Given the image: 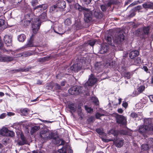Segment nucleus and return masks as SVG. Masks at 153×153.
I'll use <instances>...</instances> for the list:
<instances>
[{
    "mask_svg": "<svg viewBox=\"0 0 153 153\" xmlns=\"http://www.w3.org/2000/svg\"><path fill=\"white\" fill-rule=\"evenodd\" d=\"M21 139L22 141L24 142L25 143H26V144H28V141L25 138V137H24L21 136Z\"/></svg>",
    "mask_w": 153,
    "mask_h": 153,
    "instance_id": "nucleus-62",
    "label": "nucleus"
},
{
    "mask_svg": "<svg viewBox=\"0 0 153 153\" xmlns=\"http://www.w3.org/2000/svg\"><path fill=\"white\" fill-rule=\"evenodd\" d=\"M47 19V14L45 12L42 13L40 15L38 16L36 19H34L35 23H33L32 26L33 31L34 33L36 34L39 28L41 23L44 22Z\"/></svg>",
    "mask_w": 153,
    "mask_h": 153,
    "instance_id": "nucleus-3",
    "label": "nucleus"
},
{
    "mask_svg": "<svg viewBox=\"0 0 153 153\" xmlns=\"http://www.w3.org/2000/svg\"><path fill=\"white\" fill-rule=\"evenodd\" d=\"M25 19L22 21L24 26H28L30 23H32V25L33 23H35V22L33 21V16L32 14L27 13L25 15Z\"/></svg>",
    "mask_w": 153,
    "mask_h": 153,
    "instance_id": "nucleus-8",
    "label": "nucleus"
},
{
    "mask_svg": "<svg viewBox=\"0 0 153 153\" xmlns=\"http://www.w3.org/2000/svg\"><path fill=\"white\" fill-rule=\"evenodd\" d=\"M142 69L147 73H150V72L147 67L145 66L143 67Z\"/></svg>",
    "mask_w": 153,
    "mask_h": 153,
    "instance_id": "nucleus-51",
    "label": "nucleus"
},
{
    "mask_svg": "<svg viewBox=\"0 0 153 153\" xmlns=\"http://www.w3.org/2000/svg\"><path fill=\"white\" fill-rule=\"evenodd\" d=\"M148 8L150 9L153 8V3L148 4Z\"/></svg>",
    "mask_w": 153,
    "mask_h": 153,
    "instance_id": "nucleus-64",
    "label": "nucleus"
},
{
    "mask_svg": "<svg viewBox=\"0 0 153 153\" xmlns=\"http://www.w3.org/2000/svg\"><path fill=\"white\" fill-rule=\"evenodd\" d=\"M96 76L95 74H91L89 76V77L88 80L85 83L84 85V88H86L87 87V86H92L97 82V79L95 77Z\"/></svg>",
    "mask_w": 153,
    "mask_h": 153,
    "instance_id": "nucleus-9",
    "label": "nucleus"
},
{
    "mask_svg": "<svg viewBox=\"0 0 153 153\" xmlns=\"http://www.w3.org/2000/svg\"><path fill=\"white\" fill-rule=\"evenodd\" d=\"M83 87L79 86H76L71 88L69 90L68 92L71 95H77L80 93H82Z\"/></svg>",
    "mask_w": 153,
    "mask_h": 153,
    "instance_id": "nucleus-10",
    "label": "nucleus"
},
{
    "mask_svg": "<svg viewBox=\"0 0 153 153\" xmlns=\"http://www.w3.org/2000/svg\"><path fill=\"white\" fill-rule=\"evenodd\" d=\"M96 40L95 39L89 40L88 41L87 43L91 46L93 47L96 43Z\"/></svg>",
    "mask_w": 153,
    "mask_h": 153,
    "instance_id": "nucleus-41",
    "label": "nucleus"
},
{
    "mask_svg": "<svg viewBox=\"0 0 153 153\" xmlns=\"http://www.w3.org/2000/svg\"><path fill=\"white\" fill-rule=\"evenodd\" d=\"M94 15L97 19H101L103 17L102 12L100 11H95Z\"/></svg>",
    "mask_w": 153,
    "mask_h": 153,
    "instance_id": "nucleus-30",
    "label": "nucleus"
},
{
    "mask_svg": "<svg viewBox=\"0 0 153 153\" xmlns=\"http://www.w3.org/2000/svg\"><path fill=\"white\" fill-rule=\"evenodd\" d=\"M85 108L87 111L89 113H91L93 112V109L91 108L88 107L87 106L85 105Z\"/></svg>",
    "mask_w": 153,
    "mask_h": 153,
    "instance_id": "nucleus-46",
    "label": "nucleus"
},
{
    "mask_svg": "<svg viewBox=\"0 0 153 153\" xmlns=\"http://www.w3.org/2000/svg\"><path fill=\"white\" fill-rule=\"evenodd\" d=\"M7 27V24L5 20L3 19H0V28L3 30Z\"/></svg>",
    "mask_w": 153,
    "mask_h": 153,
    "instance_id": "nucleus-28",
    "label": "nucleus"
},
{
    "mask_svg": "<svg viewBox=\"0 0 153 153\" xmlns=\"http://www.w3.org/2000/svg\"><path fill=\"white\" fill-rule=\"evenodd\" d=\"M149 148L150 146L148 144H143L141 146V149L143 150H148L149 149Z\"/></svg>",
    "mask_w": 153,
    "mask_h": 153,
    "instance_id": "nucleus-40",
    "label": "nucleus"
},
{
    "mask_svg": "<svg viewBox=\"0 0 153 153\" xmlns=\"http://www.w3.org/2000/svg\"><path fill=\"white\" fill-rule=\"evenodd\" d=\"M148 143L149 144H153V138H149L148 140Z\"/></svg>",
    "mask_w": 153,
    "mask_h": 153,
    "instance_id": "nucleus-56",
    "label": "nucleus"
},
{
    "mask_svg": "<svg viewBox=\"0 0 153 153\" xmlns=\"http://www.w3.org/2000/svg\"><path fill=\"white\" fill-rule=\"evenodd\" d=\"M138 3H140V2H139V0H138L137 1H135L134 2H133L131 4H130L128 7H132L133 6L136 5Z\"/></svg>",
    "mask_w": 153,
    "mask_h": 153,
    "instance_id": "nucleus-50",
    "label": "nucleus"
},
{
    "mask_svg": "<svg viewBox=\"0 0 153 153\" xmlns=\"http://www.w3.org/2000/svg\"><path fill=\"white\" fill-rule=\"evenodd\" d=\"M75 63L71 66L73 71L75 72H77L83 67L87 66L88 64L86 61V58L84 57H81L80 59L78 58L76 59Z\"/></svg>",
    "mask_w": 153,
    "mask_h": 153,
    "instance_id": "nucleus-4",
    "label": "nucleus"
},
{
    "mask_svg": "<svg viewBox=\"0 0 153 153\" xmlns=\"http://www.w3.org/2000/svg\"><path fill=\"white\" fill-rule=\"evenodd\" d=\"M95 148V147L91 143H88L87 144V147L86 149L87 153H93Z\"/></svg>",
    "mask_w": 153,
    "mask_h": 153,
    "instance_id": "nucleus-21",
    "label": "nucleus"
},
{
    "mask_svg": "<svg viewBox=\"0 0 153 153\" xmlns=\"http://www.w3.org/2000/svg\"><path fill=\"white\" fill-rule=\"evenodd\" d=\"M64 73L66 75H70L73 71L72 66H65L63 70Z\"/></svg>",
    "mask_w": 153,
    "mask_h": 153,
    "instance_id": "nucleus-25",
    "label": "nucleus"
},
{
    "mask_svg": "<svg viewBox=\"0 0 153 153\" xmlns=\"http://www.w3.org/2000/svg\"><path fill=\"white\" fill-rule=\"evenodd\" d=\"M126 65H121V66L119 67L117 70L120 71L121 73H123L126 71Z\"/></svg>",
    "mask_w": 153,
    "mask_h": 153,
    "instance_id": "nucleus-35",
    "label": "nucleus"
},
{
    "mask_svg": "<svg viewBox=\"0 0 153 153\" xmlns=\"http://www.w3.org/2000/svg\"><path fill=\"white\" fill-rule=\"evenodd\" d=\"M29 110L27 108H25L21 110V111L22 115L24 116H26L29 114Z\"/></svg>",
    "mask_w": 153,
    "mask_h": 153,
    "instance_id": "nucleus-38",
    "label": "nucleus"
},
{
    "mask_svg": "<svg viewBox=\"0 0 153 153\" xmlns=\"http://www.w3.org/2000/svg\"><path fill=\"white\" fill-rule=\"evenodd\" d=\"M17 38L19 42H23L26 39V37L24 34H22L18 36Z\"/></svg>",
    "mask_w": 153,
    "mask_h": 153,
    "instance_id": "nucleus-33",
    "label": "nucleus"
},
{
    "mask_svg": "<svg viewBox=\"0 0 153 153\" xmlns=\"http://www.w3.org/2000/svg\"><path fill=\"white\" fill-rule=\"evenodd\" d=\"M34 52L33 51H28L25 52H22L17 54L16 57V58L20 57L22 56L27 57L33 54Z\"/></svg>",
    "mask_w": 153,
    "mask_h": 153,
    "instance_id": "nucleus-20",
    "label": "nucleus"
},
{
    "mask_svg": "<svg viewBox=\"0 0 153 153\" xmlns=\"http://www.w3.org/2000/svg\"><path fill=\"white\" fill-rule=\"evenodd\" d=\"M75 8L76 9L78 10L79 11H83V12L85 10H86L87 9V8L85 7H82L78 3L75 4Z\"/></svg>",
    "mask_w": 153,
    "mask_h": 153,
    "instance_id": "nucleus-31",
    "label": "nucleus"
},
{
    "mask_svg": "<svg viewBox=\"0 0 153 153\" xmlns=\"http://www.w3.org/2000/svg\"><path fill=\"white\" fill-rule=\"evenodd\" d=\"M34 35L32 34L31 36L30 37L28 41L27 44L23 47L24 48L32 47L33 46V40L34 39L33 36Z\"/></svg>",
    "mask_w": 153,
    "mask_h": 153,
    "instance_id": "nucleus-24",
    "label": "nucleus"
},
{
    "mask_svg": "<svg viewBox=\"0 0 153 153\" xmlns=\"http://www.w3.org/2000/svg\"><path fill=\"white\" fill-rule=\"evenodd\" d=\"M135 11H134V9H132L129 12L128 17L130 18H132L135 16Z\"/></svg>",
    "mask_w": 153,
    "mask_h": 153,
    "instance_id": "nucleus-39",
    "label": "nucleus"
},
{
    "mask_svg": "<svg viewBox=\"0 0 153 153\" xmlns=\"http://www.w3.org/2000/svg\"><path fill=\"white\" fill-rule=\"evenodd\" d=\"M134 64L137 65V64H140L141 63V60L140 57H138L134 60Z\"/></svg>",
    "mask_w": 153,
    "mask_h": 153,
    "instance_id": "nucleus-48",
    "label": "nucleus"
},
{
    "mask_svg": "<svg viewBox=\"0 0 153 153\" xmlns=\"http://www.w3.org/2000/svg\"><path fill=\"white\" fill-rule=\"evenodd\" d=\"M40 136L43 140L53 139L52 142L54 144H57L59 143L60 139L58 136H55L53 133L50 132L48 130H43L40 132Z\"/></svg>",
    "mask_w": 153,
    "mask_h": 153,
    "instance_id": "nucleus-2",
    "label": "nucleus"
},
{
    "mask_svg": "<svg viewBox=\"0 0 153 153\" xmlns=\"http://www.w3.org/2000/svg\"><path fill=\"white\" fill-rule=\"evenodd\" d=\"M18 144L20 146H22L25 144H27L26 143H25L23 141L21 140L18 141Z\"/></svg>",
    "mask_w": 153,
    "mask_h": 153,
    "instance_id": "nucleus-59",
    "label": "nucleus"
},
{
    "mask_svg": "<svg viewBox=\"0 0 153 153\" xmlns=\"http://www.w3.org/2000/svg\"><path fill=\"white\" fill-rule=\"evenodd\" d=\"M8 131L9 130L7 128H3L0 130V134L3 136H6Z\"/></svg>",
    "mask_w": 153,
    "mask_h": 153,
    "instance_id": "nucleus-32",
    "label": "nucleus"
},
{
    "mask_svg": "<svg viewBox=\"0 0 153 153\" xmlns=\"http://www.w3.org/2000/svg\"><path fill=\"white\" fill-rule=\"evenodd\" d=\"M108 134H113L116 137L118 136V131L115 129L112 128L109 130L108 132Z\"/></svg>",
    "mask_w": 153,
    "mask_h": 153,
    "instance_id": "nucleus-29",
    "label": "nucleus"
},
{
    "mask_svg": "<svg viewBox=\"0 0 153 153\" xmlns=\"http://www.w3.org/2000/svg\"><path fill=\"white\" fill-rule=\"evenodd\" d=\"M21 7V9L23 12H31V8L30 6L27 3H25V1H22V4L20 6Z\"/></svg>",
    "mask_w": 153,
    "mask_h": 153,
    "instance_id": "nucleus-14",
    "label": "nucleus"
},
{
    "mask_svg": "<svg viewBox=\"0 0 153 153\" xmlns=\"http://www.w3.org/2000/svg\"><path fill=\"white\" fill-rule=\"evenodd\" d=\"M103 114H101L99 113H97L95 114V117L97 119H99L100 117L103 116Z\"/></svg>",
    "mask_w": 153,
    "mask_h": 153,
    "instance_id": "nucleus-54",
    "label": "nucleus"
},
{
    "mask_svg": "<svg viewBox=\"0 0 153 153\" xmlns=\"http://www.w3.org/2000/svg\"><path fill=\"white\" fill-rule=\"evenodd\" d=\"M31 68L30 67H28L26 68H19L18 69L11 70L10 71V72L12 73H17L19 72H26L28 71L31 69Z\"/></svg>",
    "mask_w": 153,
    "mask_h": 153,
    "instance_id": "nucleus-19",
    "label": "nucleus"
},
{
    "mask_svg": "<svg viewBox=\"0 0 153 153\" xmlns=\"http://www.w3.org/2000/svg\"><path fill=\"white\" fill-rule=\"evenodd\" d=\"M124 140L123 139L116 137L114 141V144L117 148H120L123 145Z\"/></svg>",
    "mask_w": 153,
    "mask_h": 153,
    "instance_id": "nucleus-16",
    "label": "nucleus"
},
{
    "mask_svg": "<svg viewBox=\"0 0 153 153\" xmlns=\"http://www.w3.org/2000/svg\"><path fill=\"white\" fill-rule=\"evenodd\" d=\"M138 131L141 134L144 133L147 131H149L147 127L144 125L140 126L139 128Z\"/></svg>",
    "mask_w": 153,
    "mask_h": 153,
    "instance_id": "nucleus-27",
    "label": "nucleus"
},
{
    "mask_svg": "<svg viewBox=\"0 0 153 153\" xmlns=\"http://www.w3.org/2000/svg\"><path fill=\"white\" fill-rule=\"evenodd\" d=\"M145 89V87L143 85L140 86L138 88L137 90L139 92V94L142 93Z\"/></svg>",
    "mask_w": 153,
    "mask_h": 153,
    "instance_id": "nucleus-44",
    "label": "nucleus"
},
{
    "mask_svg": "<svg viewBox=\"0 0 153 153\" xmlns=\"http://www.w3.org/2000/svg\"><path fill=\"white\" fill-rule=\"evenodd\" d=\"M4 43L7 46H10L12 45V38L11 35H5L4 38Z\"/></svg>",
    "mask_w": 153,
    "mask_h": 153,
    "instance_id": "nucleus-17",
    "label": "nucleus"
},
{
    "mask_svg": "<svg viewBox=\"0 0 153 153\" xmlns=\"http://www.w3.org/2000/svg\"><path fill=\"white\" fill-rule=\"evenodd\" d=\"M68 108L70 109V112L73 114V113L76 111V105L74 103L70 104L68 105Z\"/></svg>",
    "mask_w": 153,
    "mask_h": 153,
    "instance_id": "nucleus-26",
    "label": "nucleus"
},
{
    "mask_svg": "<svg viewBox=\"0 0 153 153\" xmlns=\"http://www.w3.org/2000/svg\"><path fill=\"white\" fill-rule=\"evenodd\" d=\"M23 0H12V1L13 5L20 6L22 4V2L24 1Z\"/></svg>",
    "mask_w": 153,
    "mask_h": 153,
    "instance_id": "nucleus-36",
    "label": "nucleus"
},
{
    "mask_svg": "<svg viewBox=\"0 0 153 153\" xmlns=\"http://www.w3.org/2000/svg\"><path fill=\"white\" fill-rule=\"evenodd\" d=\"M109 48V46L106 44H102L101 48L99 51L100 53L101 54H103L106 52Z\"/></svg>",
    "mask_w": 153,
    "mask_h": 153,
    "instance_id": "nucleus-22",
    "label": "nucleus"
},
{
    "mask_svg": "<svg viewBox=\"0 0 153 153\" xmlns=\"http://www.w3.org/2000/svg\"><path fill=\"white\" fill-rule=\"evenodd\" d=\"M40 127L39 126H34L32 127L31 130V132L33 133L39 130Z\"/></svg>",
    "mask_w": 153,
    "mask_h": 153,
    "instance_id": "nucleus-43",
    "label": "nucleus"
},
{
    "mask_svg": "<svg viewBox=\"0 0 153 153\" xmlns=\"http://www.w3.org/2000/svg\"><path fill=\"white\" fill-rule=\"evenodd\" d=\"M95 131L100 135L102 136L104 135L105 134L102 128H97L96 129Z\"/></svg>",
    "mask_w": 153,
    "mask_h": 153,
    "instance_id": "nucleus-34",
    "label": "nucleus"
},
{
    "mask_svg": "<svg viewBox=\"0 0 153 153\" xmlns=\"http://www.w3.org/2000/svg\"><path fill=\"white\" fill-rule=\"evenodd\" d=\"M131 116L132 118H136L137 117V115L135 113H132L131 114Z\"/></svg>",
    "mask_w": 153,
    "mask_h": 153,
    "instance_id": "nucleus-60",
    "label": "nucleus"
},
{
    "mask_svg": "<svg viewBox=\"0 0 153 153\" xmlns=\"http://www.w3.org/2000/svg\"><path fill=\"white\" fill-rule=\"evenodd\" d=\"M139 54V51L138 50H132L130 52L129 56L131 59H134Z\"/></svg>",
    "mask_w": 153,
    "mask_h": 153,
    "instance_id": "nucleus-23",
    "label": "nucleus"
},
{
    "mask_svg": "<svg viewBox=\"0 0 153 153\" xmlns=\"http://www.w3.org/2000/svg\"><path fill=\"white\" fill-rule=\"evenodd\" d=\"M125 36L122 33H119L117 36L114 39L113 38L112 36L109 35L107 36L106 40L108 44L115 47L120 46L121 42L125 39Z\"/></svg>",
    "mask_w": 153,
    "mask_h": 153,
    "instance_id": "nucleus-1",
    "label": "nucleus"
},
{
    "mask_svg": "<svg viewBox=\"0 0 153 153\" xmlns=\"http://www.w3.org/2000/svg\"><path fill=\"white\" fill-rule=\"evenodd\" d=\"M83 14L84 20L85 22L88 23L92 20L93 14L91 11L87 9L84 11Z\"/></svg>",
    "mask_w": 153,
    "mask_h": 153,
    "instance_id": "nucleus-11",
    "label": "nucleus"
},
{
    "mask_svg": "<svg viewBox=\"0 0 153 153\" xmlns=\"http://www.w3.org/2000/svg\"><path fill=\"white\" fill-rule=\"evenodd\" d=\"M95 120V118L94 117H91L87 120V121L88 122H93Z\"/></svg>",
    "mask_w": 153,
    "mask_h": 153,
    "instance_id": "nucleus-52",
    "label": "nucleus"
},
{
    "mask_svg": "<svg viewBox=\"0 0 153 153\" xmlns=\"http://www.w3.org/2000/svg\"><path fill=\"white\" fill-rule=\"evenodd\" d=\"M139 92L138 91L135 90L134 91L132 94V96L133 97L136 96L139 94Z\"/></svg>",
    "mask_w": 153,
    "mask_h": 153,
    "instance_id": "nucleus-55",
    "label": "nucleus"
},
{
    "mask_svg": "<svg viewBox=\"0 0 153 153\" xmlns=\"http://www.w3.org/2000/svg\"><path fill=\"white\" fill-rule=\"evenodd\" d=\"M150 27L149 26L144 27L142 28L138 29L137 31L138 36L143 38H145V35H148L149 34Z\"/></svg>",
    "mask_w": 153,
    "mask_h": 153,
    "instance_id": "nucleus-6",
    "label": "nucleus"
},
{
    "mask_svg": "<svg viewBox=\"0 0 153 153\" xmlns=\"http://www.w3.org/2000/svg\"><path fill=\"white\" fill-rule=\"evenodd\" d=\"M146 100L145 99L143 98L140 100V103H138V105H142L140 107H143L144 105H145L146 103Z\"/></svg>",
    "mask_w": 153,
    "mask_h": 153,
    "instance_id": "nucleus-42",
    "label": "nucleus"
},
{
    "mask_svg": "<svg viewBox=\"0 0 153 153\" xmlns=\"http://www.w3.org/2000/svg\"><path fill=\"white\" fill-rule=\"evenodd\" d=\"M116 119L117 122L122 125L126 124V118L123 115L117 114L116 116Z\"/></svg>",
    "mask_w": 153,
    "mask_h": 153,
    "instance_id": "nucleus-13",
    "label": "nucleus"
},
{
    "mask_svg": "<svg viewBox=\"0 0 153 153\" xmlns=\"http://www.w3.org/2000/svg\"><path fill=\"white\" fill-rule=\"evenodd\" d=\"M144 125L147 127L149 131H153V124L152 123V119L148 118L145 119L144 122Z\"/></svg>",
    "mask_w": 153,
    "mask_h": 153,
    "instance_id": "nucleus-12",
    "label": "nucleus"
},
{
    "mask_svg": "<svg viewBox=\"0 0 153 153\" xmlns=\"http://www.w3.org/2000/svg\"><path fill=\"white\" fill-rule=\"evenodd\" d=\"M55 88L56 89L59 90L61 89V86L57 83L55 84Z\"/></svg>",
    "mask_w": 153,
    "mask_h": 153,
    "instance_id": "nucleus-61",
    "label": "nucleus"
},
{
    "mask_svg": "<svg viewBox=\"0 0 153 153\" xmlns=\"http://www.w3.org/2000/svg\"><path fill=\"white\" fill-rule=\"evenodd\" d=\"M104 67V65L101 62H97L94 65V69H93V72L94 74H95V75L97 76H101V73L99 75L98 74L102 72Z\"/></svg>",
    "mask_w": 153,
    "mask_h": 153,
    "instance_id": "nucleus-7",
    "label": "nucleus"
},
{
    "mask_svg": "<svg viewBox=\"0 0 153 153\" xmlns=\"http://www.w3.org/2000/svg\"><path fill=\"white\" fill-rule=\"evenodd\" d=\"M18 144L20 146H22L25 144H27L26 143H25L23 141L21 140L18 141Z\"/></svg>",
    "mask_w": 153,
    "mask_h": 153,
    "instance_id": "nucleus-58",
    "label": "nucleus"
},
{
    "mask_svg": "<svg viewBox=\"0 0 153 153\" xmlns=\"http://www.w3.org/2000/svg\"><path fill=\"white\" fill-rule=\"evenodd\" d=\"M65 24H67L68 25H70L71 23V19L68 18L65 20Z\"/></svg>",
    "mask_w": 153,
    "mask_h": 153,
    "instance_id": "nucleus-53",
    "label": "nucleus"
},
{
    "mask_svg": "<svg viewBox=\"0 0 153 153\" xmlns=\"http://www.w3.org/2000/svg\"><path fill=\"white\" fill-rule=\"evenodd\" d=\"M65 147L66 148V153H73V151L71 149L69 148L67 150V147H66L65 146H63L62 147Z\"/></svg>",
    "mask_w": 153,
    "mask_h": 153,
    "instance_id": "nucleus-63",
    "label": "nucleus"
},
{
    "mask_svg": "<svg viewBox=\"0 0 153 153\" xmlns=\"http://www.w3.org/2000/svg\"><path fill=\"white\" fill-rule=\"evenodd\" d=\"M66 6V3L65 0H58L55 5H53L51 7L52 11H57V8H59L62 10H65V9Z\"/></svg>",
    "mask_w": 153,
    "mask_h": 153,
    "instance_id": "nucleus-5",
    "label": "nucleus"
},
{
    "mask_svg": "<svg viewBox=\"0 0 153 153\" xmlns=\"http://www.w3.org/2000/svg\"><path fill=\"white\" fill-rule=\"evenodd\" d=\"M7 134H8L10 136L13 137L15 136V133L13 131L9 130V131H7Z\"/></svg>",
    "mask_w": 153,
    "mask_h": 153,
    "instance_id": "nucleus-49",
    "label": "nucleus"
},
{
    "mask_svg": "<svg viewBox=\"0 0 153 153\" xmlns=\"http://www.w3.org/2000/svg\"><path fill=\"white\" fill-rule=\"evenodd\" d=\"M14 57L6 55H0V62H8L13 61Z\"/></svg>",
    "mask_w": 153,
    "mask_h": 153,
    "instance_id": "nucleus-18",
    "label": "nucleus"
},
{
    "mask_svg": "<svg viewBox=\"0 0 153 153\" xmlns=\"http://www.w3.org/2000/svg\"><path fill=\"white\" fill-rule=\"evenodd\" d=\"M47 8V6L46 4H42L35 7L33 8V10L34 11H35L36 10V12L39 11L38 14L36 13V14L38 15L42 11L45 10Z\"/></svg>",
    "mask_w": 153,
    "mask_h": 153,
    "instance_id": "nucleus-15",
    "label": "nucleus"
},
{
    "mask_svg": "<svg viewBox=\"0 0 153 153\" xmlns=\"http://www.w3.org/2000/svg\"><path fill=\"white\" fill-rule=\"evenodd\" d=\"M66 149L65 147H62L58 150V152L60 153H66Z\"/></svg>",
    "mask_w": 153,
    "mask_h": 153,
    "instance_id": "nucleus-47",
    "label": "nucleus"
},
{
    "mask_svg": "<svg viewBox=\"0 0 153 153\" xmlns=\"http://www.w3.org/2000/svg\"><path fill=\"white\" fill-rule=\"evenodd\" d=\"M92 100L93 101V102H94L95 105H98L99 104V101L98 99L96 97H92Z\"/></svg>",
    "mask_w": 153,
    "mask_h": 153,
    "instance_id": "nucleus-45",
    "label": "nucleus"
},
{
    "mask_svg": "<svg viewBox=\"0 0 153 153\" xmlns=\"http://www.w3.org/2000/svg\"><path fill=\"white\" fill-rule=\"evenodd\" d=\"M128 105V104L127 102L125 101L123 102L122 105L123 107H124L125 108H126L127 107Z\"/></svg>",
    "mask_w": 153,
    "mask_h": 153,
    "instance_id": "nucleus-57",
    "label": "nucleus"
},
{
    "mask_svg": "<svg viewBox=\"0 0 153 153\" xmlns=\"http://www.w3.org/2000/svg\"><path fill=\"white\" fill-rule=\"evenodd\" d=\"M134 72V71H133L130 72H127L124 74V76L127 79H129L132 76Z\"/></svg>",
    "mask_w": 153,
    "mask_h": 153,
    "instance_id": "nucleus-37",
    "label": "nucleus"
}]
</instances>
